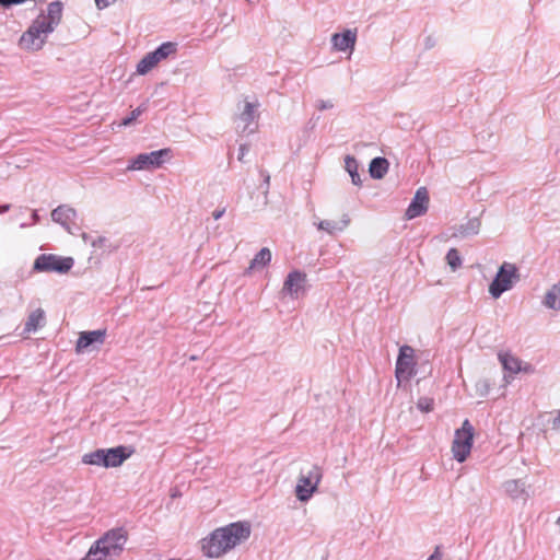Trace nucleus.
I'll return each instance as SVG.
<instances>
[{
  "mask_svg": "<svg viewBox=\"0 0 560 560\" xmlns=\"http://www.w3.org/2000/svg\"><path fill=\"white\" fill-rule=\"evenodd\" d=\"M252 533L247 522H234L214 529L202 539V551L209 558H219L246 541Z\"/></svg>",
  "mask_w": 560,
  "mask_h": 560,
  "instance_id": "nucleus-1",
  "label": "nucleus"
},
{
  "mask_svg": "<svg viewBox=\"0 0 560 560\" xmlns=\"http://www.w3.org/2000/svg\"><path fill=\"white\" fill-rule=\"evenodd\" d=\"M126 541L122 528L112 529L90 547L83 560H114L121 553Z\"/></svg>",
  "mask_w": 560,
  "mask_h": 560,
  "instance_id": "nucleus-2",
  "label": "nucleus"
},
{
  "mask_svg": "<svg viewBox=\"0 0 560 560\" xmlns=\"http://www.w3.org/2000/svg\"><path fill=\"white\" fill-rule=\"evenodd\" d=\"M518 280L520 273L516 266L511 262H503L489 285V293L492 298L499 299L502 293L512 289L513 283Z\"/></svg>",
  "mask_w": 560,
  "mask_h": 560,
  "instance_id": "nucleus-3",
  "label": "nucleus"
},
{
  "mask_svg": "<svg viewBox=\"0 0 560 560\" xmlns=\"http://www.w3.org/2000/svg\"><path fill=\"white\" fill-rule=\"evenodd\" d=\"M52 33L43 22V14L37 16L30 27L22 34L20 46L26 50L36 51L43 48L46 37Z\"/></svg>",
  "mask_w": 560,
  "mask_h": 560,
  "instance_id": "nucleus-4",
  "label": "nucleus"
},
{
  "mask_svg": "<svg viewBox=\"0 0 560 560\" xmlns=\"http://www.w3.org/2000/svg\"><path fill=\"white\" fill-rule=\"evenodd\" d=\"M474 440V427L469 422V420H464L462 428L455 431L452 452L454 458L463 463L466 460L468 455L470 454Z\"/></svg>",
  "mask_w": 560,
  "mask_h": 560,
  "instance_id": "nucleus-5",
  "label": "nucleus"
},
{
  "mask_svg": "<svg viewBox=\"0 0 560 560\" xmlns=\"http://www.w3.org/2000/svg\"><path fill=\"white\" fill-rule=\"evenodd\" d=\"M72 257H60L52 254H42L34 261V270L39 272L67 273L73 267Z\"/></svg>",
  "mask_w": 560,
  "mask_h": 560,
  "instance_id": "nucleus-6",
  "label": "nucleus"
},
{
  "mask_svg": "<svg viewBox=\"0 0 560 560\" xmlns=\"http://www.w3.org/2000/svg\"><path fill=\"white\" fill-rule=\"evenodd\" d=\"M322 476V469L316 465L312 466L306 474H301L295 487L296 498L301 502H307L312 498L313 493L317 491Z\"/></svg>",
  "mask_w": 560,
  "mask_h": 560,
  "instance_id": "nucleus-7",
  "label": "nucleus"
},
{
  "mask_svg": "<svg viewBox=\"0 0 560 560\" xmlns=\"http://www.w3.org/2000/svg\"><path fill=\"white\" fill-rule=\"evenodd\" d=\"M259 102L245 101L243 109L235 117L236 131L240 133L250 135L257 130V119Z\"/></svg>",
  "mask_w": 560,
  "mask_h": 560,
  "instance_id": "nucleus-8",
  "label": "nucleus"
},
{
  "mask_svg": "<svg viewBox=\"0 0 560 560\" xmlns=\"http://www.w3.org/2000/svg\"><path fill=\"white\" fill-rule=\"evenodd\" d=\"M171 153L170 149H161L149 153L138 154L128 165L129 171L158 168L164 163V158Z\"/></svg>",
  "mask_w": 560,
  "mask_h": 560,
  "instance_id": "nucleus-9",
  "label": "nucleus"
},
{
  "mask_svg": "<svg viewBox=\"0 0 560 560\" xmlns=\"http://www.w3.org/2000/svg\"><path fill=\"white\" fill-rule=\"evenodd\" d=\"M415 374L413 349L410 346H402L396 361L395 375L398 385L404 381H409Z\"/></svg>",
  "mask_w": 560,
  "mask_h": 560,
  "instance_id": "nucleus-10",
  "label": "nucleus"
},
{
  "mask_svg": "<svg viewBox=\"0 0 560 560\" xmlns=\"http://www.w3.org/2000/svg\"><path fill=\"white\" fill-rule=\"evenodd\" d=\"M429 194L425 187L417 189L410 205L406 210L407 219L411 220L417 217L423 215L428 211Z\"/></svg>",
  "mask_w": 560,
  "mask_h": 560,
  "instance_id": "nucleus-11",
  "label": "nucleus"
},
{
  "mask_svg": "<svg viewBox=\"0 0 560 560\" xmlns=\"http://www.w3.org/2000/svg\"><path fill=\"white\" fill-rule=\"evenodd\" d=\"M106 337V330L105 329H97V330H91V331H83L80 334L77 345H75V351L78 353L82 352L86 348L93 345H103Z\"/></svg>",
  "mask_w": 560,
  "mask_h": 560,
  "instance_id": "nucleus-12",
  "label": "nucleus"
},
{
  "mask_svg": "<svg viewBox=\"0 0 560 560\" xmlns=\"http://www.w3.org/2000/svg\"><path fill=\"white\" fill-rule=\"evenodd\" d=\"M357 42V31L346 30L342 33H335L331 36V44L334 49L338 51H352Z\"/></svg>",
  "mask_w": 560,
  "mask_h": 560,
  "instance_id": "nucleus-13",
  "label": "nucleus"
},
{
  "mask_svg": "<svg viewBox=\"0 0 560 560\" xmlns=\"http://www.w3.org/2000/svg\"><path fill=\"white\" fill-rule=\"evenodd\" d=\"M75 218V209L67 205L58 206L51 211L52 221L62 225L69 233H72L70 223L73 222Z\"/></svg>",
  "mask_w": 560,
  "mask_h": 560,
  "instance_id": "nucleus-14",
  "label": "nucleus"
},
{
  "mask_svg": "<svg viewBox=\"0 0 560 560\" xmlns=\"http://www.w3.org/2000/svg\"><path fill=\"white\" fill-rule=\"evenodd\" d=\"M306 282V273L294 270L291 271L284 283H283V292L288 293L291 298L298 296L299 291H301Z\"/></svg>",
  "mask_w": 560,
  "mask_h": 560,
  "instance_id": "nucleus-15",
  "label": "nucleus"
},
{
  "mask_svg": "<svg viewBox=\"0 0 560 560\" xmlns=\"http://www.w3.org/2000/svg\"><path fill=\"white\" fill-rule=\"evenodd\" d=\"M62 16V3L60 1H54L48 4L47 15L43 14V22L48 31L54 32L59 25Z\"/></svg>",
  "mask_w": 560,
  "mask_h": 560,
  "instance_id": "nucleus-16",
  "label": "nucleus"
},
{
  "mask_svg": "<svg viewBox=\"0 0 560 560\" xmlns=\"http://www.w3.org/2000/svg\"><path fill=\"white\" fill-rule=\"evenodd\" d=\"M131 455V451L127 452V447L117 446L113 448L105 450V467H118L120 466L129 456Z\"/></svg>",
  "mask_w": 560,
  "mask_h": 560,
  "instance_id": "nucleus-17",
  "label": "nucleus"
},
{
  "mask_svg": "<svg viewBox=\"0 0 560 560\" xmlns=\"http://www.w3.org/2000/svg\"><path fill=\"white\" fill-rule=\"evenodd\" d=\"M350 224V218L348 214H342L339 221L332 220H322L316 223L318 230L325 231L328 234L332 235L336 232H342Z\"/></svg>",
  "mask_w": 560,
  "mask_h": 560,
  "instance_id": "nucleus-18",
  "label": "nucleus"
},
{
  "mask_svg": "<svg viewBox=\"0 0 560 560\" xmlns=\"http://www.w3.org/2000/svg\"><path fill=\"white\" fill-rule=\"evenodd\" d=\"M45 312L43 308H36L33 311L25 322L24 331L33 332L45 325Z\"/></svg>",
  "mask_w": 560,
  "mask_h": 560,
  "instance_id": "nucleus-19",
  "label": "nucleus"
},
{
  "mask_svg": "<svg viewBox=\"0 0 560 560\" xmlns=\"http://www.w3.org/2000/svg\"><path fill=\"white\" fill-rule=\"evenodd\" d=\"M176 52V44L166 42L160 45L154 51L148 52L158 66L162 60Z\"/></svg>",
  "mask_w": 560,
  "mask_h": 560,
  "instance_id": "nucleus-20",
  "label": "nucleus"
},
{
  "mask_svg": "<svg viewBox=\"0 0 560 560\" xmlns=\"http://www.w3.org/2000/svg\"><path fill=\"white\" fill-rule=\"evenodd\" d=\"M389 163L385 158H374L370 163V175L372 178L381 179L388 171Z\"/></svg>",
  "mask_w": 560,
  "mask_h": 560,
  "instance_id": "nucleus-21",
  "label": "nucleus"
},
{
  "mask_svg": "<svg viewBox=\"0 0 560 560\" xmlns=\"http://www.w3.org/2000/svg\"><path fill=\"white\" fill-rule=\"evenodd\" d=\"M544 305L550 310H560V283L553 284L546 293Z\"/></svg>",
  "mask_w": 560,
  "mask_h": 560,
  "instance_id": "nucleus-22",
  "label": "nucleus"
},
{
  "mask_svg": "<svg viewBox=\"0 0 560 560\" xmlns=\"http://www.w3.org/2000/svg\"><path fill=\"white\" fill-rule=\"evenodd\" d=\"M345 168L349 173L351 177V182L355 186H361L362 182L359 174V164L358 161L351 156L347 155L345 159Z\"/></svg>",
  "mask_w": 560,
  "mask_h": 560,
  "instance_id": "nucleus-23",
  "label": "nucleus"
},
{
  "mask_svg": "<svg viewBox=\"0 0 560 560\" xmlns=\"http://www.w3.org/2000/svg\"><path fill=\"white\" fill-rule=\"evenodd\" d=\"M271 260V252L269 248H261L252 259L248 271L267 266Z\"/></svg>",
  "mask_w": 560,
  "mask_h": 560,
  "instance_id": "nucleus-24",
  "label": "nucleus"
},
{
  "mask_svg": "<svg viewBox=\"0 0 560 560\" xmlns=\"http://www.w3.org/2000/svg\"><path fill=\"white\" fill-rule=\"evenodd\" d=\"M499 359L505 371H509L513 374L521 371V361L512 354L501 353L499 354Z\"/></svg>",
  "mask_w": 560,
  "mask_h": 560,
  "instance_id": "nucleus-25",
  "label": "nucleus"
},
{
  "mask_svg": "<svg viewBox=\"0 0 560 560\" xmlns=\"http://www.w3.org/2000/svg\"><path fill=\"white\" fill-rule=\"evenodd\" d=\"M105 450L101 448L83 455L82 463L105 467Z\"/></svg>",
  "mask_w": 560,
  "mask_h": 560,
  "instance_id": "nucleus-26",
  "label": "nucleus"
},
{
  "mask_svg": "<svg viewBox=\"0 0 560 560\" xmlns=\"http://www.w3.org/2000/svg\"><path fill=\"white\" fill-rule=\"evenodd\" d=\"M480 220L478 218L470 219L466 224L459 228V235L462 237H467L471 235L478 234L480 230Z\"/></svg>",
  "mask_w": 560,
  "mask_h": 560,
  "instance_id": "nucleus-27",
  "label": "nucleus"
},
{
  "mask_svg": "<svg viewBox=\"0 0 560 560\" xmlns=\"http://www.w3.org/2000/svg\"><path fill=\"white\" fill-rule=\"evenodd\" d=\"M505 492L513 499L520 498L524 492V483L520 480H508L503 485Z\"/></svg>",
  "mask_w": 560,
  "mask_h": 560,
  "instance_id": "nucleus-28",
  "label": "nucleus"
},
{
  "mask_svg": "<svg viewBox=\"0 0 560 560\" xmlns=\"http://www.w3.org/2000/svg\"><path fill=\"white\" fill-rule=\"evenodd\" d=\"M156 65L151 59L150 55L147 54L137 65L136 72L139 75H144L149 73L153 68H155Z\"/></svg>",
  "mask_w": 560,
  "mask_h": 560,
  "instance_id": "nucleus-29",
  "label": "nucleus"
},
{
  "mask_svg": "<svg viewBox=\"0 0 560 560\" xmlns=\"http://www.w3.org/2000/svg\"><path fill=\"white\" fill-rule=\"evenodd\" d=\"M446 261L453 271L462 266V257L456 248H451L447 252Z\"/></svg>",
  "mask_w": 560,
  "mask_h": 560,
  "instance_id": "nucleus-30",
  "label": "nucleus"
},
{
  "mask_svg": "<svg viewBox=\"0 0 560 560\" xmlns=\"http://www.w3.org/2000/svg\"><path fill=\"white\" fill-rule=\"evenodd\" d=\"M475 388H476V394L478 396L486 397L490 392L491 384H490L489 380L481 378L476 382Z\"/></svg>",
  "mask_w": 560,
  "mask_h": 560,
  "instance_id": "nucleus-31",
  "label": "nucleus"
},
{
  "mask_svg": "<svg viewBox=\"0 0 560 560\" xmlns=\"http://www.w3.org/2000/svg\"><path fill=\"white\" fill-rule=\"evenodd\" d=\"M107 243H108V240L105 236H100V237L91 241V246L94 248L108 249V252H113L116 249V247L112 248L109 245H107Z\"/></svg>",
  "mask_w": 560,
  "mask_h": 560,
  "instance_id": "nucleus-32",
  "label": "nucleus"
},
{
  "mask_svg": "<svg viewBox=\"0 0 560 560\" xmlns=\"http://www.w3.org/2000/svg\"><path fill=\"white\" fill-rule=\"evenodd\" d=\"M418 408L423 412H429L433 409V400L427 397H422L418 400Z\"/></svg>",
  "mask_w": 560,
  "mask_h": 560,
  "instance_id": "nucleus-33",
  "label": "nucleus"
},
{
  "mask_svg": "<svg viewBox=\"0 0 560 560\" xmlns=\"http://www.w3.org/2000/svg\"><path fill=\"white\" fill-rule=\"evenodd\" d=\"M334 107V103L329 100H318L316 102V108L318 110L331 109Z\"/></svg>",
  "mask_w": 560,
  "mask_h": 560,
  "instance_id": "nucleus-34",
  "label": "nucleus"
},
{
  "mask_svg": "<svg viewBox=\"0 0 560 560\" xmlns=\"http://www.w3.org/2000/svg\"><path fill=\"white\" fill-rule=\"evenodd\" d=\"M141 114V109L140 108H136L131 112L130 116L125 118L124 121H122V125L124 126H128L130 125L133 120H136Z\"/></svg>",
  "mask_w": 560,
  "mask_h": 560,
  "instance_id": "nucleus-35",
  "label": "nucleus"
},
{
  "mask_svg": "<svg viewBox=\"0 0 560 560\" xmlns=\"http://www.w3.org/2000/svg\"><path fill=\"white\" fill-rule=\"evenodd\" d=\"M118 0H95L96 7L102 10L105 9L114 3H116Z\"/></svg>",
  "mask_w": 560,
  "mask_h": 560,
  "instance_id": "nucleus-36",
  "label": "nucleus"
},
{
  "mask_svg": "<svg viewBox=\"0 0 560 560\" xmlns=\"http://www.w3.org/2000/svg\"><path fill=\"white\" fill-rule=\"evenodd\" d=\"M249 148L247 144H241L240 148H238V155H237V159L238 161H243L245 154L248 152Z\"/></svg>",
  "mask_w": 560,
  "mask_h": 560,
  "instance_id": "nucleus-37",
  "label": "nucleus"
},
{
  "mask_svg": "<svg viewBox=\"0 0 560 560\" xmlns=\"http://www.w3.org/2000/svg\"><path fill=\"white\" fill-rule=\"evenodd\" d=\"M427 560H442L441 548L436 546L433 553Z\"/></svg>",
  "mask_w": 560,
  "mask_h": 560,
  "instance_id": "nucleus-38",
  "label": "nucleus"
},
{
  "mask_svg": "<svg viewBox=\"0 0 560 560\" xmlns=\"http://www.w3.org/2000/svg\"><path fill=\"white\" fill-rule=\"evenodd\" d=\"M551 428L553 430L560 429V410L558 411L557 416L551 420Z\"/></svg>",
  "mask_w": 560,
  "mask_h": 560,
  "instance_id": "nucleus-39",
  "label": "nucleus"
},
{
  "mask_svg": "<svg viewBox=\"0 0 560 560\" xmlns=\"http://www.w3.org/2000/svg\"><path fill=\"white\" fill-rule=\"evenodd\" d=\"M225 213V208L217 209L212 212V217L214 220H219L223 217Z\"/></svg>",
  "mask_w": 560,
  "mask_h": 560,
  "instance_id": "nucleus-40",
  "label": "nucleus"
},
{
  "mask_svg": "<svg viewBox=\"0 0 560 560\" xmlns=\"http://www.w3.org/2000/svg\"><path fill=\"white\" fill-rule=\"evenodd\" d=\"M10 207H11L10 205L0 206V213H4V212L9 211Z\"/></svg>",
  "mask_w": 560,
  "mask_h": 560,
  "instance_id": "nucleus-41",
  "label": "nucleus"
},
{
  "mask_svg": "<svg viewBox=\"0 0 560 560\" xmlns=\"http://www.w3.org/2000/svg\"><path fill=\"white\" fill-rule=\"evenodd\" d=\"M81 237H82V240H83L84 242H89V241H90V236H89V234H88V233H82Z\"/></svg>",
  "mask_w": 560,
  "mask_h": 560,
  "instance_id": "nucleus-42",
  "label": "nucleus"
},
{
  "mask_svg": "<svg viewBox=\"0 0 560 560\" xmlns=\"http://www.w3.org/2000/svg\"><path fill=\"white\" fill-rule=\"evenodd\" d=\"M32 218H33L34 222H37V221H38L39 217H38V214H37V211H34V212L32 213Z\"/></svg>",
  "mask_w": 560,
  "mask_h": 560,
  "instance_id": "nucleus-43",
  "label": "nucleus"
},
{
  "mask_svg": "<svg viewBox=\"0 0 560 560\" xmlns=\"http://www.w3.org/2000/svg\"><path fill=\"white\" fill-rule=\"evenodd\" d=\"M269 180H270V177H269V175H267V176L265 177V183H266L267 187L269 186Z\"/></svg>",
  "mask_w": 560,
  "mask_h": 560,
  "instance_id": "nucleus-44",
  "label": "nucleus"
}]
</instances>
